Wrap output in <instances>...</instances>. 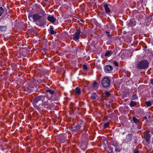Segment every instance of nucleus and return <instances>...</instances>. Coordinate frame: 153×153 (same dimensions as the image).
<instances>
[{
    "mask_svg": "<svg viewBox=\"0 0 153 153\" xmlns=\"http://www.w3.org/2000/svg\"><path fill=\"white\" fill-rule=\"evenodd\" d=\"M149 65V62L147 60H143L137 64L136 67L139 69H145Z\"/></svg>",
    "mask_w": 153,
    "mask_h": 153,
    "instance_id": "nucleus-1",
    "label": "nucleus"
},
{
    "mask_svg": "<svg viewBox=\"0 0 153 153\" xmlns=\"http://www.w3.org/2000/svg\"><path fill=\"white\" fill-rule=\"evenodd\" d=\"M102 85L104 88L109 86L110 85V81L108 76L105 77L101 81Z\"/></svg>",
    "mask_w": 153,
    "mask_h": 153,
    "instance_id": "nucleus-2",
    "label": "nucleus"
},
{
    "mask_svg": "<svg viewBox=\"0 0 153 153\" xmlns=\"http://www.w3.org/2000/svg\"><path fill=\"white\" fill-rule=\"evenodd\" d=\"M82 33V32H81L80 28H79L77 29L75 33L73 36V39L75 41H77L79 38V36L80 33Z\"/></svg>",
    "mask_w": 153,
    "mask_h": 153,
    "instance_id": "nucleus-3",
    "label": "nucleus"
},
{
    "mask_svg": "<svg viewBox=\"0 0 153 153\" xmlns=\"http://www.w3.org/2000/svg\"><path fill=\"white\" fill-rule=\"evenodd\" d=\"M31 16L32 18L33 21L35 22L40 19L42 17L41 16L37 13L32 15Z\"/></svg>",
    "mask_w": 153,
    "mask_h": 153,
    "instance_id": "nucleus-4",
    "label": "nucleus"
},
{
    "mask_svg": "<svg viewBox=\"0 0 153 153\" xmlns=\"http://www.w3.org/2000/svg\"><path fill=\"white\" fill-rule=\"evenodd\" d=\"M113 70L112 67L110 65H107L105 68V72L110 73Z\"/></svg>",
    "mask_w": 153,
    "mask_h": 153,
    "instance_id": "nucleus-5",
    "label": "nucleus"
},
{
    "mask_svg": "<svg viewBox=\"0 0 153 153\" xmlns=\"http://www.w3.org/2000/svg\"><path fill=\"white\" fill-rule=\"evenodd\" d=\"M149 133V132L148 131H146L144 132L145 138L146 141H149L150 137V136Z\"/></svg>",
    "mask_w": 153,
    "mask_h": 153,
    "instance_id": "nucleus-6",
    "label": "nucleus"
},
{
    "mask_svg": "<svg viewBox=\"0 0 153 153\" xmlns=\"http://www.w3.org/2000/svg\"><path fill=\"white\" fill-rule=\"evenodd\" d=\"M48 20L52 23H53L56 21V19L52 16L49 15L47 17Z\"/></svg>",
    "mask_w": 153,
    "mask_h": 153,
    "instance_id": "nucleus-7",
    "label": "nucleus"
},
{
    "mask_svg": "<svg viewBox=\"0 0 153 153\" xmlns=\"http://www.w3.org/2000/svg\"><path fill=\"white\" fill-rule=\"evenodd\" d=\"M41 97H43L42 98V99L41 100L43 104L45 105H47V104L46 103L48 102V101L47 98L46 97L43 96H41Z\"/></svg>",
    "mask_w": 153,
    "mask_h": 153,
    "instance_id": "nucleus-8",
    "label": "nucleus"
},
{
    "mask_svg": "<svg viewBox=\"0 0 153 153\" xmlns=\"http://www.w3.org/2000/svg\"><path fill=\"white\" fill-rule=\"evenodd\" d=\"M103 6L106 13H108L110 12L111 10L107 4H105Z\"/></svg>",
    "mask_w": 153,
    "mask_h": 153,
    "instance_id": "nucleus-9",
    "label": "nucleus"
},
{
    "mask_svg": "<svg viewBox=\"0 0 153 153\" xmlns=\"http://www.w3.org/2000/svg\"><path fill=\"white\" fill-rule=\"evenodd\" d=\"M43 97H41V96H38L35 98L33 100V101L36 103H37L39 101L41 100L42 98Z\"/></svg>",
    "mask_w": 153,
    "mask_h": 153,
    "instance_id": "nucleus-10",
    "label": "nucleus"
},
{
    "mask_svg": "<svg viewBox=\"0 0 153 153\" xmlns=\"http://www.w3.org/2000/svg\"><path fill=\"white\" fill-rule=\"evenodd\" d=\"M46 91L47 94L49 93V94H51V96L55 94L54 91L51 89H48Z\"/></svg>",
    "mask_w": 153,
    "mask_h": 153,
    "instance_id": "nucleus-11",
    "label": "nucleus"
},
{
    "mask_svg": "<svg viewBox=\"0 0 153 153\" xmlns=\"http://www.w3.org/2000/svg\"><path fill=\"white\" fill-rule=\"evenodd\" d=\"M132 138V134H129L127 135L126 137V140L128 142H129L131 140Z\"/></svg>",
    "mask_w": 153,
    "mask_h": 153,
    "instance_id": "nucleus-12",
    "label": "nucleus"
},
{
    "mask_svg": "<svg viewBox=\"0 0 153 153\" xmlns=\"http://www.w3.org/2000/svg\"><path fill=\"white\" fill-rule=\"evenodd\" d=\"M112 53L111 51H108L106 52L105 56H109L110 55L112 54Z\"/></svg>",
    "mask_w": 153,
    "mask_h": 153,
    "instance_id": "nucleus-13",
    "label": "nucleus"
},
{
    "mask_svg": "<svg viewBox=\"0 0 153 153\" xmlns=\"http://www.w3.org/2000/svg\"><path fill=\"white\" fill-rule=\"evenodd\" d=\"M76 94L77 95H79L80 94V90L78 88H76Z\"/></svg>",
    "mask_w": 153,
    "mask_h": 153,
    "instance_id": "nucleus-14",
    "label": "nucleus"
},
{
    "mask_svg": "<svg viewBox=\"0 0 153 153\" xmlns=\"http://www.w3.org/2000/svg\"><path fill=\"white\" fill-rule=\"evenodd\" d=\"M97 95L95 93H93L91 97V98L92 100H95L96 99Z\"/></svg>",
    "mask_w": 153,
    "mask_h": 153,
    "instance_id": "nucleus-15",
    "label": "nucleus"
},
{
    "mask_svg": "<svg viewBox=\"0 0 153 153\" xmlns=\"http://www.w3.org/2000/svg\"><path fill=\"white\" fill-rule=\"evenodd\" d=\"M132 120L134 122L137 124H138L139 123V121L135 117H133Z\"/></svg>",
    "mask_w": 153,
    "mask_h": 153,
    "instance_id": "nucleus-16",
    "label": "nucleus"
},
{
    "mask_svg": "<svg viewBox=\"0 0 153 153\" xmlns=\"http://www.w3.org/2000/svg\"><path fill=\"white\" fill-rule=\"evenodd\" d=\"M145 104L147 107H149L151 105V102L150 101H146L145 103Z\"/></svg>",
    "mask_w": 153,
    "mask_h": 153,
    "instance_id": "nucleus-17",
    "label": "nucleus"
},
{
    "mask_svg": "<svg viewBox=\"0 0 153 153\" xmlns=\"http://www.w3.org/2000/svg\"><path fill=\"white\" fill-rule=\"evenodd\" d=\"M6 28L7 27L6 26H0V30L1 31H5Z\"/></svg>",
    "mask_w": 153,
    "mask_h": 153,
    "instance_id": "nucleus-18",
    "label": "nucleus"
},
{
    "mask_svg": "<svg viewBox=\"0 0 153 153\" xmlns=\"http://www.w3.org/2000/svg\"><path fill=\"white\" fill-rule=\"evenodd\" d=\"M136 104V102L134 101H131L130 103V105L131 107H134Z\"/></svg>",
    "mask_w": 153,
    "mask_h": 153,
    "instance_id": "nucleus-19",
    "label": "nucleus"
},
{
    "mask_svg": "<svg viewBox=\"0 0 153 153\" xmlns=\"http://www.w3.org/2000/svg\"><path fill=\"white\" fill-rule=\"evenodd\" d=\"M4 11V10L1 7H0V16Z\"/></svg>",
    "mask_w": 153,
    "mask_h": 153,
    "instance_id": "nucleus-20",
    "label": "nucleus"
},
{
    "mask_svg": "<svg viewBox=\"0 0 153 153\" xmlns=\"http://www.w3.org/2000/svg\"><path fill=\"white\" fill-rule=\"evenodd\" d=\"M105 33H106L107 36L108 38H111L112 36H111V35L109 33L108 31H106L105 32Z\"/></svg>",
    "mask_w": 153,
    "mask_h": 153,
    "instance_id": "nucleus-21",
    "label": "nucleus"
},
{
    "mask_svg": "<svg viewBox=\"0 0 153 153\" xmlns=\"http://www.w3.org/2000/svg\"><path fill=\"white\" fill-rule=\"evenodd\" d=\"M50 31L51 32V34H54L56 33V31H54L53 30L52 27H51V29H50Z\"/></svg>",
    "mask_w": 153,
    "mask_h": 153,
    "instance_id": "nucleus-22",
    "label": "nucleus"
},
{
    "mask_svg": "<svg viewBox=\"0 0 153 153\" xmlns=\"http://www.w3.org/2000/svg\"><path fill=\"white\" fill-rule=\"evenodd\" d=\"M109 122H107V123L104 124L103 126V127L104 128H106L107 126H108L109 125Z\"/></svg>",
    "mask_w": 153,
    "mask_h": 153,
    "instance_id": "nucleus-23",
    "label": "nucleus"
},
{
    "mask_svg": "<svg viewBox=\"0 0 153 153\" xmlns=\"http://www.w3.org/2000/svg\"><path fill=\"white\" fill-rule=\"evenodd\" d=\"M137 98V97L136 94H134L132 96V100H135Z\"/></svg>",
    "mask_w": 153,
    "mask_h": 153,
    "instance_id": "nucleus-24",
    "label": "nucleus"
},
{
    "mask_svg": "<svg viewBox=\"0 0 153 153\" xmlns=\"http://www.w3.org/2000/svg\"><path fill=\"white\" fill-rule=\"evenodd\" d=\"M41 13L42 14V15L43 16H45L46 15V14H45V12H44V11L43 10H41Z\"/></svg>",
    "mask_w": 153,
    "mask_h": 153,
    "instance_id": "nucleus-25",
    "label": "nucleus"
},
{
    "mask_svg": "<svg viewBox=\"0 0 153 153\" xmlns=\"http://www.w3.org/2000/svg\"><path fill=\"white\" fill-rule=\"evenodd\" d=\"M105 95L108 97H109L110 96V94L108 91H105Z\"/></svg>",
    "mask_w": 153,
    "mask_h": 153,
    "instance_id": "nucleus-26",
    "label": "nucleus"
},
{
    "mask_svg": "<svg viewBox=\"0 0 153 153\" xmlns=\"http://www.w3.org/2000/svg\"><path fill=\"white\" fill-rule=\"evenodd\" d=\"M83 69H85V70H87V66L85 65H83Z\"/></svg>",
    "mask_w": 153,
    "mask_h": 153,
    "instance_id": "nucleus-27",
    "label": "nucleus"
},
{
    "mask_svg": "<svg viewBox=\"0 0 153 153\" xmlns=\"http://www.w3.org/2000/svg\"><path fill=\"white\" fill-rule=\"evenodd\" d=\"M114 64L117 67L118 66V62L116 61H114Z\"/></svg>",
    "mask_w": 153,
    "mask_h": 153,
    "instance_id": "nucleus-28",
    "label": "nucleus"
},
{
    "mask_svg": "<svg viewBox=\"0 0 153 153\" xmlns=\"http://www.w3.org/2000/svg\"><path fill=\"white\" fill-rule=\"evenodd\" d=\"M115 150L116 152H119L121 151V149L118 148H116Z\"/></svg>",
    "mask_w": 153,
    "mask_h": 153,
    "instance_id": "nucleus-29",
    "label": "nucleus"
},
{
    "mask_svg": "<svg viewBox=\"0 0 153 153\" xmlns=\"http://www.w3.org/2000/svg\"><path fill=\"white\" fill-rule=\"evenodd\" d=\"M97 83L96 82H94L93 84V87H95L97 86Z\"/></svg>",
    "mask_w": 153,
    "mask_h": 153,
    "instance_id": "nucleus-30",
    "label": "nucleus"
},
{
    "mask_svg": "<svg viewBox=\"0 0 153 153\" xmlns=\"http://www.w3.org/2000/svg\"><path fill=\"white\" fill-rule=\"evenodd\" d=\"M150 83L152 84H153V79H151L150 80Z\"/></svg>",
    "mask_w": 153,
    "mask_h": 153,
    "instance_id": "nucleus-31",
    "label": "nucleus"
},
{
    "mask_svg": "<svg viewBox=\"0 0 153 153\" xmlns=\"http://www.w3.org/2000/svg\"><path fill=\"white\" fill-rule=\"evenodd\" d=\"M151 94L152 95V96H153V89L151 91Z\"/></svg>",
    "mask_w": 153,
    "mask_h": 153,
    "instance_id": "nucleus-32",
    "label": "nucleus"
},
{
    "mask_svg": "<svg viewBox=\"0 0 153 153\" xmlns=\"http://www.w3.org/2000/svg\"><path fill=\"white\" fill-rule=\"evenodd\" d=\"M143 119L145 120H146V119H147V118L146 116H144L143 117Z\"/></svg>",
    "mask_w": 153,
    "mask_h": 153,
    "instance_id": "nucleus-33",
    "label": "nucleus"
},
{
    "mask_svg": "<svg viewBox=\"0 0 153 153\" xmlns=\"http://www.w3.org/2000/svg\"><path fill=\"white\" fill-rule=\"evenodd\" d=\"M81 21L82 22H84V20L83 19H81Z\"/></svg>",
    "mask_w": 153,
    "mask_h": 153,
    "instance_id": "nucleus-34",
    "label": "nucleus"
},
{
    "mask_svg": "<svg viewBox=\"0 0 153 153\" xmlns=\"http://www.w3.org/2000/svg\"><path fill=\"white\" fill-rule=\"evenodd\" d=\"M36 24L37 25H40V24H38L37 23H36Z\"/></svg>",
    "mask_w": 153,
    "mask_h": 153,
    "instance_id": "nucleus-35",
    "label": "nucleus"
},
{
    "mask_svg": "<svg viewBox=\"0 0 153 153\" xmlns=\"http://www.w3.org/2000/svg\"><path fill=\"white\" fill-rule=\"evenodd\" d=\"M44 101H45V100H46V99H44Z\"/></svg>",
    "mask_w": 153,
    "mask_h": 153,
    "instance_id": "nucleus-36",
    "label": "nucleus"
},
{
    "mask_svg": "<svg viewBox=\"0 0 153 153\" xmlns=\"http://www.w3.org/2000/svg\"><path fill=\"white\" fill-rule=\"evenodd\" d=\"M149 118H150V116H149Z\"/></svg>",
    "mask_w": 153,
    "mask_h": 153,
    "instance_id": "nucleus-37",
    "label": "nucleus"
},
{
    "mask_svg": "<svg viewBox=\"0 0 153 153\" xmlns=\"http://www.w3.org/2000/svg\"><path fill=\"white\" fill-rule=\"evenodd\" d=\"M138 152V151H137L136 152Z\"/></svg>",
    "mask_w": 153,
    "mask_h": 153,
    "instance_id": "nucleus-38",
    "label": "nucleus"
},
{
    "mask_svg": "<svg viewBox=\"0 0 153 153\" xmlns=\"http://www.w3.org/2000/svg\"><path fill=\"white\" fill-rule=\"evenodd\" d=\"M138 152V151H137L136 152Z\"/></svg>",
    "mask_w": 153,
    "mask_h": 153,
    "instance_id": "nucleus-39",
    "label": "nucleus"
}]
</instances>
